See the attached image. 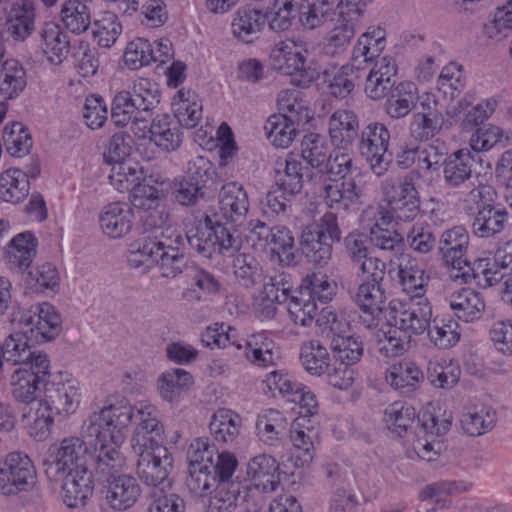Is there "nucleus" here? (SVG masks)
<instances>
[{
  "instance_id": "obj_52",
  "label": "nucleus",
  "mask_w": 512,
  "mask_h": 512,
  "mask_svg": "<svg viewBox=\"0 0 512 512\" xmlns=\"http://www.w3.org/2000/svg\"><path fill=\"white\" fill-rule=\"evenodd\" d=\"M460 375V366L451 359L433 358L428 362L427 378L434 387L450 389L458 383Z\"/></svg>"
},
{
  "instance_id": "obj_11",
  "label": "nucleus",
  "mask_w": 512,
  "mask_h": 512,
  "mask_svg": "<svg viewBox=\"0 0 512 512\" xmlns=\"http://www.w3.org/2000/svg\"><path fill=\"white\" fill-rule=\"evenodd\" d=\"M10 321L29 327L31 334L42 341L54 340L62 329L60 313L48 302L37 303L27 310L17 306L11 313Z\"/></svg>"
},
{
  "instance_id": "obj_37",
  "label": "nucleus",
  "mask_w": 512,
  "mask_h": 512,
  "mask_svg": "<svg viewBox=\"0 0 512 512\" xmlns=\"http://www.w3.org/2000/svg\"><path fill=\"white\" fill-rule=\"evenodd\" d=\"M148 122L147 134L150 140L163 151H174L181 144V134L176 126H172L171 117L168 114H158L151 117Z\"/></svg>"
},
{
  "instance_id": "obj_60",
  "label": "nucleus",
  "mask_w": 512,
  "mask_h": 512,
  "mask_svg": "<svg viewBox=\"0 0 512 512\" xmlns=\"http://www.w3.org/2000/svg\"><path fill=\"white\" fill-rule=\"evenodd\" d=\"M415 418L414 407L394 402L385 409L383 421L391 433L401 437L412 427Z\"/></svg>"
},
{
  "instance_id": "obj_38",
  "label": "nucleus",
  "mask_w": 512,
  "mask_h": 512,
  "mask_svg": "<svg viewBox=\"0 0 512 512\" xmlns=\"http://www.w3.org/2000/svg\"><path fill=\"white\" fill-rule=\"evenodd\" d=\"M1 351L3 361L16 367H29L38 355H47L44 352L32 350L24 333L18 332L10 334L5 339Z\"/></svg>"
},
{
  "instance_id": "obj_3",
  "label": "nucleus",
  "mask_w": 512,
  "mask_h": 512,
  "mask_svg": "<svg viewBox=\"0 0 512 512\" xmlns=\"http://www.w3.org/2000/svg\"><path fill=\"white\" fill-rule=\"evenodd\" d=\"M131 249L151 264L156 263L162 277L175 278L184 268V237L176 230L166 229L154 238H143L134 242Z\"/></svg>"
},
{
  "instance_id": "obj_51",
  "label": "nucleus",
  "mask_w": 512,
  "mask_h": 512,
  "mask_svg": "<svg viewBox=\"0 0 512 512\" xmlns=\"http://www.w3.org/2000/svg\"><path fill=\"white\" fill-rule=\"evenodd\" d=\"M28 175L20 169L11 168L0 174V199L17 203L29 193Z\"/></svg>"
},
{
  "instance_id": "obj_64",
  "label": "nucleus",
  "mask_w": 512,
  "mask_h": 512,
  "mask_svg": "<svg viewBox=\"0 0 512 512\" xmlns=\"http://www.w3.org/2000/svg\"><path fill=\"white\" fill-rule=\"evenodd\" d=\"M201 341L210 349L234 345L238 350H242V342L238 339L237 330L225 323H214L208 326L201 333Z\"/></svg>"
},
{
  "instance_id": "obj_24",
  "label": "nucleus",
  "mask_w": 512,
  "mask_h": 512,
  "mask_svg": "<svg viewBox=\"0 0 512 512\" xmlns=\"http://www.w3.org/2000/svg\"><path fill=\"white\" fill-rule=\"evenodd\" d=\"M470 149H459L444 159L443 181L448 188L460 189L466 186L473 177L475 163L481 161L476 159Z\"/></svg>"
},
{
  "instance_id": "obj_7",
  "label": "nucleus",
  "mask_w": 512,
  "mask_h": 512,
  "mask_svg": "<svg viewBox=\"0 0 512 512\" xmlns=\"http://www.w3.org/2000/svg\"><path fill=\"white\" fill-rule=\"evenodd\" d=\"M88 448L84 440L69 436L50 446L43 461L46 477L59 482L68 471L87 467Z\"/></svg>"
},
{
  "instance_id": "obj_59",
  "label": "nucleus",
  "mask_w": 512,
  "mask_h": 512,
  "mask_svg": "<svg viewBox=\"0 0 512 512\" xmlns=\"http://www.w3.org/2000/svg\"><path fill=\"white\" fill-rule=\"evenodd\" d=\"M61 21L73 34H81L91 25L89 7L79 0L65 1L60 11Z\"/></svg>"
},
{
  "instance_id": "obj_50",
  "label": "nucleus",
  "mask_w": 512,
  "mask_h": 512,
  "mask_svg": "<svg viewBox=\"0 0 512 512\" xmlns=\"http://www.w3.org/2000/svg\"><path fill=\"white\" fill-rule=\"evenodd\" d=\"M385 47V32L379 27H370L360 35L352 51V62H370L379 56Z\"/></svg>"
},
{
  "instance_id": "obj_62",
  "label": "nucleus",
  "mask_w": 512,
  "mask_h": 512,
  "mask_svg": "<svg viewBox=\"0 0 512 512\" xmlns=\"http://www.w3.org/2000/svg\"><path fill=\"white\" fill-rule=\"evenodd\" d=\"M461 427L469 436H480L489 432L496 423V412L490 406L468 411L461 417Z\"/></svg>"
},
{
  "instance_id": "obj_2",
  "label": "nucleus",
  "mask_w": 512,
  "mask_h": 512,
  "mask_svg": "<svg viewBox=\"0 0 512 512\" xmlns=\"http://www.w3.org/2000/svg\"><path fill=\"white\" fill-rule=\"evenodd\" d=\"M160 98L161 92L156 82L137 78L127 90L115 94L111 103V119L120 127L130 123L135 136L143 137Z\"/></svg>"
},
{
  "instance_id": "obj_9",
  "label": "nucleus",
  "mask_w": 512,
  "mask_h": 512,
  "mask_svg": "<svg viewBox=\"0 0 512 512\" xmlns=\"http://www.w3.org/2000/svg\"><path fill=\"white\" fill-rule=\"evenodd\" d=\"M95 446V475L97 481L105 482L106 485L102 491L104 503L112 510L117 512L125 511L137 502L141 489L137 480L129 475H116L119 469H111L107 473L98 471V449Z\"/></svg>"
},
{
  "instance_id": "obj_26",
  "label": "nucleus",
  "mask_w": 512,
  "mask_h": 512,
  "mask_svg": "<svg viewBox=\"0 0 512 512\" xmlns=\"http://www.w3.org/2000/svg\"><path fill=\"white\" fill-rule=\"evenodd\" d=\"M509 213L502 205L480 206L473 216L471 231L480 239H495L508 225Z\"/></svg>"
},
{
  "instance_id": "obj_32",
  "label": "nucleus",
  "mask_w": 512,
  "mask_h": 512,
  "mask_svg": "<svg viewBox=\"0 0 512 512\" xmlns=\"http://www.w3.org/2000/svg\"><path fill=\"white\" fill-rule=\"evenodd\" d=\"M40 47L47 60L61 64L69 54L70 42L63 29L54 22H46L39 31Z\"/></svg>"
},
{
  "instance_id": "obj_5",
  "label": "nucleus",
  "mask_w": 512,
  "mask_h": 512,
  "mask_svg": "<svg viewBox=\"0 0 512 512\" xmlns=\"http://www.w3.org/2000/svg\"><path fill=\"white\" fill-rule=\"evenodd\" d=\"M185 239L194 251L205 258H212L216 254L232 255L239 248L238 238L208 215L186 232Z\"/></svg>"
},
{
  "instance_id": "obj_31",
  "label": "nucleus",
  "mask_w": 512,
  "mask_h": 512,
  "mask_svg": "<svg viewBox=\"0 0 512 512\" xmlns=\"http://www.w3.org/2000/svg\"><path fill=\"white\" fill-rule=\"evenodd\" d=\"M104 234L111 238H120L132 228L133 211L126 203L114 202L106 205L99 217Z\"/></svg>"
},
{
  "instance_id": "obj_48",
  "label": "nucleus",
  "mask_w": 512,
  "mask_h": 512,
  "mask_svg": "<svg viewBox=\"0 0 512 512\" xmlns=\"http://www.w3.org/2000/svg\"><path fill=\"white\" fill-rule=\"evenodd\" d=\"M304 122L294 121L283 115H271L264 126L267 138L277 148H288L298 134V127Z\"/></svg>"
},
{
  "instance_id": "obj_35",
  "label": "nucleus",
  "mask_w": 512,
  "mask_h": 512,
  "mask_svg": "<svg viewBox=\"0 0 512 512\" xmlns=\"http://www.w3.org/2000/svg\"><path fill=\"white\" fill-rule=\"evenodd\" d=\"M449 306L457 319L470 323L482 317L486 305L480 292L463 288L451 296Z\"/></svg>"
},
{
  "instance_id": "obj_61",
  "label": "nucleus",
  "mask_w": 512,
  "mask_h": 512,
  "mask_svg": "<svg viewBox=\"0 0 512 512\" xmlns=\"http://www.w3.org/2000/svg\"><path fill=\"white\" fill-rule=\"evenodd\" d=\"M377 349L384 357H397L406 351L409 335L399 327L388 322L387 329H380L377 334Z\"/></svg>"
},
{
  "instance_id": "obj_33",
  "label": "nucleus",
  "mask_w": 512,
  "mask_h": 512,
  "mask_svg": "<svg viewBox=\"0 0 512 512\" xmlns=\"http://www.w3.org/2000/svg\"><path fill=\"white\" fill-rule=\"evenodd\" d=\"M386 97L385 112L392 119L406 117L420 98L416 85L409 81L396 84Z\"/></svg>"
},
{
  "instance_id": "obj_30",
  "label": "nucleus",
  "mask_w": 512,
  "mask_h": 512,
  "mask_svg": "<svg viewBox=\"0 0 512 512\" xmlns=\"http://www.w3.org/2000/svg\"><path fill=\"white\" fill-rule=\"evenodd\" d=\"M307 423L305 417H297L290 428L292 458L297 467L308 465L314 457V439L317 432L312 426H307Z\"/></svg>"
},
{
  "instance_id": "obj_42",
  "label": "nucleus",
  "mask_w": 512,
  "mask_h": 512,
  "mask_svg": "<svg viewBox=\"0 0 512 512\" xmlns=\"http://www.w3.org/2000/svg\"><path fill=\"white\" fill-rule=\"evenodd\" d=\"M185 273L186 277L190 280L191 286L198 289H188L185 295L195 294V299L202 300L203 295H215L219 293L221 288L220 281L215 275L204 268L190 263L184 255V268H181L180 274Z\"/></svg>"
},
{
  "instance_id": "obj_36",
  "label": "nucleus",
  "mask_w": 512,
  "mask_h": 512,
  "mask_svg": "<svg viewBox=\"0 0 512 512\" xmlns=\"http://www.w3.org/2000/svg\"><path fill=\"white\" fill-rule=\"evenodd\" d=\"M266 23V16L258 9L240 7L232 20L233 35L245 43H251L259 37Z\"/></svg>"
},
{
  "instance_id": "obj_57",
  "label": "nucleus",
  "mask_w": 512,
  "mask_h": 512,
  "mask_svg": "<svg viewBox=\"0 0 512 512\" xmlns=\"http://www.w3.org/2000/svg\"><path fill=\"white\" fill-rule=\"evenodd\" d=\"M300 360L305 370L315 376L325 374L330 364L328 350L319 340H309L302 343Z\"/></svg>"
},
{
  "instance_id": "obj_54",
  "label": "nucleus",
  "mask_w": 512,
  "mask_h": 512,
  "mask_svg": "<svg viewBox=\"0 0 512 512\" xmlns=\"http://www.w3.org/2000/svg\"><path fill=\"white\" fill-rule=\"evenodd\" d=\"M286 303L289 316L294 324L308 326L313 322L317 304L310 292L300 287L293 291Z\"/></svg>"
},
{
  "instance_id": "obj_22",
  "label": "nucleus",
  "mask_w": 512,
  "mask_h": 512,
  "mask_svg": "<svg viewBox=\"0 0 512 512\" xmlns=\"http://www.w3.org/2000/svg\"><path fill=\"white\" fill-rule=\"evenodd\" d=\"M61 497L69 508H80L86 505L94 491V476L88 467L68 471L61 479Z\"/></svg>"
},
{
  "instance_id": "obj_8",
  "label": "nucleus",
  "mask_w": 512,
  "mask_h": 512,
  "mask_svg": "<svg viewBox=\"0 0 512 512\" xmlns=\"http://www.w3.org/2000/svg\"><path fill=\"white\" fill-rule=\"evenodd\" d=\"M390 139L388 127L377 121L368 123L359 135L358 152L378 177L388 171L392 162L391 154L388 153Z\"/></svg>"
},
{
  "instance_id": "obj_55",
  "label": "nucleus",
  "mask_w": 512,
  "mask_h": 512,
  "mask_svg": "<svg viewBox=\"0 0 512 512\" xmlns=\"http://www.w3.org/2000/svg\"><path fill=\"white\" fill-rule=\"evenodd\" d=\"M192 384L191 374L180 368L168 370L162 373L158 379L159 393L167 402L177 400Z\"/></svg>"
},
{
  "instance_id": "obj_53",
  "label": "nucleus",
  "mask_w": 512,
  "mask_h": 512,
  "mask_svg": "<svg viewBox=\"0 0 512 512\" xmlns=\"http://www.w3.org/2000/svg\"><path fill=\"white\" fill-rule=\"evenodd\" d=\"M424 379L421 369L412 362L393 365L386 374V381L403 393L416 390Z\"/></svg>"
},
{
  "instance_id": "obj_21",
  "label": "nucleus",
  "mask_w": 512,
  "mask_h": 512,
  "mask_svg": "<svg viewBox=\"0 0 512 512\" xmlns=\"http://www.w3.org/2000/svg\"><path fill=\"white\" fill-rule=\"evenodd\" d=\"M355 303L362 311V325L367 329L378 325L379 316L386 309L387 295L382 284L363 282L355 295Z\"/></svg>"
},
{
  "instance_id": "obj_49",
  "label": "nucleus",
  "mask_w": 512,
  "mask_h": 512,
  "mask_svg": "<svg viewBox=\"0 0 512 512\" xmlns=\"http://www.w3.org/2000/svg\"><path fill=\"white\" fill-rule=\"evenodd\" d=\"M240 416L229 409H218L209 423L210 433L217 442L233 444L239 436Z\"/></svg>"
},
{
  "instance_id": "obj_25",
  "label": "nucleus",
  "mask_w": 512,
  "mask_h": 512,
  "mask_svg": "<svg viewBox=\"0 0 512 512\" xmlns=\"http://www.w3.org/2000/svg\"><path fill=\"white\" fill-rule=\"evenodd\" d=\"M469 233L463 226H454L442 232L437 248L443 260L453 269L461 271L466 265Z\"/></svg>"
},
{
  "instance_id": "obj_12",
  "label": "nucleus",
  "mask_w": 512,
  "mask_h": 512,
  "mask_svg": "<svg viewBox=\"0 0 512 512\" xmlns=\"http://www.w3.org/2000/svg\"><path fill=\"white\" fill-rule=\"evenodd\" d=\"M307 47L301 40L286 39L275 44L270 52L271 67L285 75H299L301 82H311L320 72L307 65Z\"/></svg>"
},
{
  "instance_id": "obj_58",
  "label": "nucleus",
  "mask_w": 512,
  "mask_h": 512,
  "mask_svg": "<svg viewBox=\"0 0 512 512\" xmlns=\"http://www.w3.org/2000/svg\"><path fill=\"white\" fill-rule=\"evenodd\" d=\"M224 453H218L215 445L208 438L200 437L193 440L188 448L189 467L215 469L220 466Z\"/></svg>"
},
{
  "instance_id": "obj_27",
  "label": "nucleus",
  "mask_w": 512,
  "mask_h": 512,
  "mask_svg": "<svg viewBox=\"0 0 512 512\" xmlns=\"http://www.w3.org/2000/svg\"><path fill=\"white\" fill-rule=\"evenodd\" d=\"M219 212L231 223H241L249 210L248 194L237 182L224 184L219 191Z\"/></svg>"
},
{
  "instance_id": "obj_18",
  "label": "nucleus",
  "mask_w": 512,
  "mask_h": 512,
  "mask_svg": "<svg viewBox=\"0 0 512 512\" xmlns=\"http://www.w3.org/2000/svg\"><path fill=\"white\" fill-rule=\"evenodd\" d=\"M237 459L229 452L224 453L220 460V466L215 469H203L189 467V476L186 486L197 496H206L212 493V489L223 480L231 479L237 467Z\"/></svg>"
},
{
  "instance_id": "obj_20",
  "label": "nucleus",
  "mask_w": 512,
  "mask_h": 512,
  "mask_svg": "<svg viewBox=\"0 0 512 512\" xmlns=\"http://www.w3.org/2000/svg\"><path fill=\"white\" fill-rule=\"evenodd\" d=\"M320 196L327 207L336 211H356L363 203L364 191L352 178L325 182Z\"/></svg>"
},
{
  "instance_id": "obj_1",
  "label": "nucleus",
  "mask_w": 512,
  "mask_h": 512,
  "mask_svg": "<svg viewBox=\"0 0 512 512\" xmlns=\"http://www.w3.org/2000/svg\"><path fill=\"white\" fill-rule=\"evenodd\" d=\"M135 422L131 446L138 454L137 475L152 490H168V477L172 468V457L163 446L164 426L159 420L158 409L149 402L135 405L126 402L111 404L94 412L86 422V434L95 438L98 449V471L107 473L120 469L124 459L119 447L125 440V429Z\"/></svg>"
},
{
  "instance_id": "obj_47",
  "label": "nucleus",
  "mask_w": 512,
  "mask_h": 512,
  "mask_svg": "<svg viewBox=\"0 0 512 512\" xmlns=\"http://www.w3.org/2000/svg\"><path fill=\"white\" fill-rule=\"evenodd\" d=\"M245 358L253 365L267 367L275 360V343L264 332L250 335L243 340Z\"/></svg>"
},
{
  "instance_id": "obj_39",
  "label": "nucleus",
  "mask_w": 512,
  "mask_h": 512,
  "mask_svg": "<svg viewBox=\"0 0 512 512\" xmlns=\"http://www.w3.org/2000/svg\"><path fill=\"white\" fill-rule=\"evenodd\" d=\"M328 130L334 145L347 147L358 136V117L350 110H337L330 116Z\"/></svg>"
},
{
  "instance_id": "obj_63",
  "label": "nucleus",
  "mask_w": 512,
  "mask_h": 512,
  "mask_svg": "<svg viewBox=\"0 0 512 512\" xmlns=\"http://www.w3.org/2000/svg\"><path fill=\"white\" fill-rule=\"evenodd\" d=\"M279 110L278 115L286 116L298 122L307 123L310 118V109L305 100L300 97L296 89L281 90L277 96Z\"/></svg>"
},
{
  "instance_id": "obj_6",
  "label": "nucleus",
  "mask_w": 512,
  "mask_h": 512,
  "mask_svg": "<svg viewBox=\"0 0 512 512\" xmlns=\"http://www.w3.org/2000/svg\"><path fill=\"white\" fill-rule=\"evenodd\" d=\"M341 238L337 216L325 213L318 223L307 225L300 238L303 255L316 265H326L332 256V244Z\"/></svg>"
},
{
  "instance_id": "obj_4",
  "label": "nucleus",
  "mask_w": 512,
  "mask_h": 512,
  "mask_svg": "<svg viewBox=\"0 0 512 512\" xmlns=\"http://www.w3.org/2000/svg\"><path fill=\"white\" fill-rule=\"evenodd\" d=\"M419 177L420 173L412 170L399 181L388 177L381 182V191L391 209V212L379 211L382 225L389 224L392 219L413 221L419 215L420 196L415 185Z\"/></svg>"
},
{
  "instance_id": "obj_13",
  "label": "nucleus",
  "mask_w": 512,
  "mask_h": 512,
  "mask_svg": "<svg viewBox=\"0 0 512 512\" xmlns=\"http://www.w3.org/2000/svg\"><path fill=\"white\" fill-rule=\"evenodd\" d=\"M50 375L47 355H38L29 367H16L9 374L10 394L17 403L27 404L40 396V384Z\"/></svg>"
},
{
  "instance_id": "obj_10",
  "label": "nucleus",
  "mask_w": 512,
  "mask_h": 512,
  "mask_svg": "<svg viewBox=\"0 0 512 512\" xmlns=\"http://www.w3.org/2000/svg\"><path fill=\"white\" fill-rule=\"evenodd\" d=\"M36 480V468L24 452H10L0 463V494L4 496L28 492L35 486Z\"/></svg>"
},
{
  "instance_id": "obj_23",
  "label": "nucleus",
  "mask_w": 512,
  "mask_h": 512,
  "mask_svg": "<svg viewBox=\"0 0 512 512\" xmlns=\"http://www.w3.org/2000/svg\"><path fill=\"white\" fill-rule=\"evenodd\" d=\"M36 8L32 0H18L5 14L4 29L14 41H25L35 31Z\"/></svg>"
},
{
  "instance_id": "obj_43",
  "label": "nucleus",
  "mask_w": 512,
  "mask_h": 512,
  "mask_svg": "<svg viewBox=\"0 0 512 512\" xmlns=\"http://www.w3.org/2000/svg\"><path fill=\"white\" fill-rule=\"evenodd\" d=\"M36 238L31 232L16 235L6 248L5 259L11 268L27 269L36 254Z\"/></svg>"
},
{
  "instance_id": "obj_29",
  "label": "nucleus",
  "mask_w": 512,
  "mask_h": 512,
  "mask_svg": "<svg viewBox=\"0 0 512 512\" xmlns=\"http://www.w3.org/2000/svg\"><path fill=\"white\" fill-rule=\"evenodd\" d=\"M398 260V280L402 290L412 298L423 297L429 276L421 263L410 254H400Z\"/></svg>"
},
{
  "instance_id": "obj_45",
  "label": "nucleus",
  "mask_w": 512,
  "mask_h": 512,
  "mask_svg": "<svg viewBox=\"0 0 512 512\" xmlns=\"http://www.w3.org/2000/svg\"><path fill=\"white\" fill-rule=\"evenodd\" d=\"M256 429L261 442L268 446H278L285 436L287 422L281 412L269 409L258 416Z\"/></svg>"
},
{
  "instance_id": "obj_28",
  "label": "nucleus",
  "mask_w": 512,
  "mask_h": 512,
  "mask_svg": "<svg viewBox=\"0 0 512 512\" xmlns=\"http://www.w3.org/2000/svg\"><path fill=\"white\" fill-rule=\"evenodd\" d=\"M247 476L256 489L273 492L280 484L279 464L267 454H259L247 464Z\"/></svg>"
},
{
  "instance_id": "obj_17",
  "label": "nucleus",
  "mask_w": 512,
  "mask_h": 512,
  "mask_svg": "<svg viewBox=\"0 0 512 512\" xmlns=\"http://www.w3.org/2000/svg\"><path fill=\"white\" fill-rule=\"evenodd\" d=\"M431 318V304L427 298L421 296L413 297L407 308H390L387 321L399 327L410 338L411 335L424 333L430 326Z\"/></svg>"
},
{
  "instance_id": "obj_16",
  "label": "nucleus",
  "mask_w": 512,
  "mask_h": 512,
  "mask_svg": "<svg viewBox=\"0 0 512 512\" xmlns=\"http://www.w3.org/2000/svg\"><path fill=\"white\" fill-rule=\"evenodd\" d=\"M151 177L143 179L130 192L131 205L142 211L140 220L145 231L160 228L166 221L167 215L160 209L162 191L152 184Z\"/></svg>"
},
{
  "instance_id": "obj_19",
  "label": "nucleus",
  "mask_w": 512,
  "mask_h": 512,
  "mask_svg": "<svg viewBox=\"0 0 512 512\" xmlns=\"http://www.w3.org/2000/svg\"><path fill=\"white\" fill-rule=\"evenodd\" d=\"M337 10L338 17L323 39V52L332 57L339 56L347 50L363 16L355 13V10Z\"/></svg>"
},
{
  "instance_id": "obj_40",
  "label": "nucleus",
  "mask_w": 512,
  "mask_h": 512,
  "mask_svg": "<svg viewBox=\"0 0 512 512\" xmlns=\"http://www.w3.org/2000/svg\"><path fill=\"white\" fill-rule=\"evenodd\" d=\"M360 63L352 62L351 65H344L340 68L334 67L330 70H323L324 82L327 83L331 95L343 99L355 88L360 75Z\"/></svg>"
},
{
  "instance_id": "obj_56",
  "label": "nucleus",
  "mask_w": 512,
  "mask_h": 512,
  "mask_svg": "<svg viewBox=\"0 0 512 512\" xmlns=\"http://www.w3.org/2000/svg\"><path fill=\"white\" fill-rule=\"evenodd\" d=\"M241 489L240 482L221 481L209 499L206 512H234L241 498Z\"/></svg>"
},
{
  "instance_id": "obj_34",
  "label": "nucleus",
  "mask_w": 512,
  "mask_h": 512,
  "mask_svg": "<svg viewBox=\"0 0 512 512\" xmlns=\"http://www.w3.org/2000/svg\"><path fill=\"white\" fill-rule=\"evenodd\" d=\"M25 405L22 418L30 428V435L39 440L46 438L54 422V408L46 401L45 395Z\"/></svg>"
},
{
  "instance_id": "obj_15",
  "label": "nucleus",
  "mask_w": 512,
  "mask_h": 512,
  "mask_svg": "<svg viewBox=\"0 0 512 512\" xmlns=\"http://www.w3.org/2000/svg\"><path fill=\"white\" fill-rule=\"evenodd\" d=\"M46 401L54 408L55 414H74L81 402L80 382L68 373H59L44 384Z\"/></svg>"
},
{
  "instance_id": "obj_44",
  "label": "nucleus",
  "mask_w": 512,
  "mask_h": 512,
  "mask_svg": "<svg viewBox=\"0 0 512 512\" xmlns=\"http://www.w3.org/2000/svg\"><path fill=\"white\" fill-rule=\"evenodd\" d=\"M27 73L24 66L16 59L2 63L0 71V94L7 100L15 99L25 90Z\"/></svg>"
},
{
  "instance_id": "obj_41",
  "label": "nucleus",
  "mask_w": 512,
  "mask_h": 512,
  "mask_svg": "<svg viewBox=\"0 0 512 512\" xmlns=\"http://www.w3.org/2000/svg\"><path fill=\"white\" fill-rule=\"evenodd\" d=\"M172 109L179 124L186 128L196 127L202 116V104L191 89L181 88L176 93Z\"/></svg>"
},
{
  "instance_id": "obj_46",
  "label": "nucleus",
  "mask_w": 512,
  "mask_h": 512,
  "mask_svg": "<svg viewBox=\"0 0 512 512\" xmlns=\"http://www.w3.org/2000/svg\"><path fill=\"white\" fill-rule=\"evenodd\" d=\"M304 177H311L308 167H303L302 160L290 154L285 160L284 170L277 171L275 184L291 197L302 190Z\"/></svg>"
},
{
  "instance_id": "obj_14",
  "label": "nucleus",
  "mask_w": 512,
  "mask_h": 512,
  "mask_svg": "<svg viewBox=\"0 0 512 512\" xmlns=\"http://www.w3.org/2000/svg\"><path fill=\"white\" fill-rule=\"evenodd\" d=\"M248 237L254 245L276 253L281 262L285 264L293 262L294 237L287 227L281 225L269 227L260 220L251 221Z\"/></svg>"
}]
</instances>
